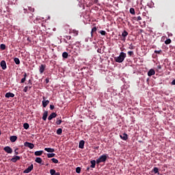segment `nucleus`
Returning a JSON list of instances; mask_svg holds the SVG:
<instances>
[{
  "label": "nucleus",
  "mask_w": 175,
  "mask_h": 175,
  "mask_svg": "<svg viewBox=\"0 0 175 175\" xmlns=\"http://www.w3.org/2000/svg\"><path fill=\"white\" fill-rule=\"evenodd\" d=\"M5 98H14V94L12 92H8L5 95Z\"/></svg>",
  "instance_id": "nucleus-16"
},
{
  "label": "nucleus",
  "mask_w": 175,
  "mask_h": 175,
  "mask_svg": "<svg viewBox=\"0 0 175 175\" xmlns=\"http://www.w3.org/2000/svg\"><path fill=\"white\" fill-rule=\"evenodd\" d=\"M159 69H161V66H159Z\"/></svg>",
  "instance_id": "nucleus-58"
},
{
  "label": "nucleus",
  "mask_w": 175,
  "mask_h": 175,
  "mask_svg": "<svg viewBox=\"0 0 175 175\" xmlns=\"http://www.w3.org/2000/svg\"><path fill=\"white\" fill-rule=\"evenodd\" d=\"M96 27H94L92 29V31H91V36L92 38V36H94V32H95L96 31Z\"/></svg>",
  "instance_id": "nucleus-28"
},
{
  "label": "nucleus",
  "mask_w": 175,
  "mask_h": 175,
  "mask_svg": "<svg viewBox=\"0 0 175 175\" xmlns=\"http://www.w3.org/2000/svg\"><path fill=\"white\" fill-rule=\"evenodd\" d=\"M42 154H43V150L36 151L34 152V155H36V157H40Z\"/></svg>",
  "instance_id": "nucleus-20"
},
{
  "label": "nucleus",
  "mask_w": 175,
  "mask_h": 175,
  "mask_svg": "<svg viewBox=\"0 0 175 175\" xmlns=\"http://www.w3.org/2000/svg\"><path fill=\"white\" fill-rule=\"evenodd\" d=\"M134 19L137 20V21H142V16H137V19H136V17H135Z\"/></svg>",
  "instance_id": "nucleus-40"
},
{
  "label": "nucleus",
  "mask_w": 175,
  "mask_h": 175,
  "mask_svg": "<svg viewBox=\"0 0 175 175\" xmlns=\"http://www.w3.org/2000/svg\"><path fill=\"white\" fill-rule=\"evenodd\" d=\"M81 172V168L80 167H77L76 168V173L80 174Z\"/></svg>",
  "instance_id": "nucleus-34"
},
{
  "label": "nucleus",
  "mask_w": 175,
  "mask_h": 175,
  "mask_svg": "<svg viewBox=\"0 0 175 175\" xmlns=\"http://www.w3.org/2000/svg\"><path fill=\"white\" fill-rule=\"evenodd\" d=\"M154 75H155V70L152 68L149 70V71L148 72V76H149V77H151V76H154Z\"/></svg>",
  "instance_id": "nucleus-12"
},
{
  "label": "nucleus",
  "mask_w": 175,
  "mask_h": 175,
  "mask_svg": "<svg viewBox=\"0 0 175 175\" xmlns=\"http://www.w3.org/2000/svg\"><path fill=\"white\" fill-rule=\"evenodd\" d=\"M24 146L25 147H28L29 148H30V150H32V148L35 147V145L33 144L29 143L28 142H25Z\"/></svg>",
  "instance_id": "nucleus-4"
},
{
  "label": "nucleus",
  "mask_w": 175,
  "mask_h": 175,
  "mask_svg": "<svg viewBox=\"0 0 175 175\" xmlns=\"http://www.w3.org/2000/svg\"><path fill=\"white\" fill-rule=\"evenodd\" d=\"M10 140L12 143H14V142H16V140H17V136L16 135H12L10 137Z\"/></svg>",
  "instance_id": "nucleus-18"
},
{
  "label": "nucleus",
  "mask_w": 175,
  "mask_h": 175,
  "mask_svg": "<svg viewBox=\"0 0 175 175\" xmlns=\"http://www.w3.org/2000/svg\"><path fill=\"white\" fill-rule=\"evenodd\" d=\"M66 39H68V40H70L72 39V36H66Z\"/></svg>",
  "instance_id": "nucleus-46"
},
{
  "label": "nucleus",
  "mask_w": 175,
  "mask_h": 175,
  "mask_svg": "<svg viewBox=\"0 0 175 175\" xmlns=\"http://www.w3.org/2000/svg\"><path fill=\"white\" fill-rule=\"evenodd\" d=\"M32 17H33V14H31V15H29V18H32Z\"/></svg>",
  "instance_id": "nucleus-52"
},
{
  "label": "nucleus",
  "mask_w": 175,
  "mask_h": 175,
  "mask_svg": "<svg viewBox=\"0 0 175 175\" xmlns=\"http://www.w3.org/2000/svg\"><path fill=\"white\" fill-rule=\"evenodd\" d=\"M46 155L49 158H53V157H55V153H48Z\"/></svg>",
  "instance_id": "nucleus-29"
},
{
  "label": "nucleus",
  "mask_w": 175,
  "mask_h": 175,
  "mask_svg": "<svg viewBox=\"0 0 175 175\" xmlns=\"http://www.w3.org/2000/svg\"><path fill=\"white\" fill-rule=\"evenodd\" d=\"M87 170H90V167H87Z\"/></svg>",
  "instance_id": "nucleus-56"
},
{
  "label": "nucleus",
  "mask_w": 175,
  "mask_h": 175,
  "mask_svg": "<svg viewBox=\"0 0 175 175\" xmlns=\"http://www.w3.org/2000/svg\"><path fill=\"white\" fill-rule=\"evenodd\" d=\"M33 170V164H31L30 166H29L26 170L23 171V173H31L32 170Z\"/></svg>",
  "instance_id": "nucleus-6"
},
{
  "label": "nucleus",
  "mask_w": 175,
  "mask_h": 175,
  "mask_svg": "<svg viewBox=\"0 0 175 175\" xmlns=\"http://www.w3.org/2000/svg\"><path fill=\"white\" fill-rule=\"evenodd\" d=\"M29 10L30 12H35V8H32V7H29Z\"/></svg>",
  "instance_id": "nucleus-42"
},
{
  "label": "nucleus",
  "mask_w": 175,
  "mask_h": 175,
  "mask_svg": "<svg viewBox=\"0 0 175 175\" xmlns=\"http://www.w3.org/2000/svg\"><path fill=\"white\" fill-rule=\"evenodd\" d=\"M98 0H95V1H94V3H98Z\"/></svg>",
  "instance_id": "nucleus-54"
},
{
  "label": "nucleus",
  "mask_w": 175,
  "mask_h": 175,
  "mask_svg": "<svg viewBox=\"0 0 175 175\" xmlns=\"http://www.w3.org/2000/svg\"><path fill=\"white\" fill-rule=\"evenodd\" d=\"M97 53H99V54H102V49H97Z\"/></svg>",
  "instance_id": "nucleus-45"
},
{
  "label": "nucleus",
  "mask_w": 175,
  "mask_h": 175,
  "mask_svg": "<svg viewBox=\"0 0 175 175\" xmlns=\"http://www.w3.org/2000/svg\"><path fill=\"white\" fill-rule=\"evenodd\" d=\"M107 154H103L98 159H96V164L99 165V163H102V162H106L107 160Z\"/></svg>",
  "instance_id": "nucleus-2"
},
{
  "label": "nucleus",
  "mask_w": 175,
  "mask_h": 175,
  "mask_svg": "<svg viewBox=\"0 0 175 175\" xmlns=\"http://www.w3.org/2000/svg\"><path fill=\"white\" fill-rule=\"evenodd\" d=\"M61 124H62V120H61V117L57 118L56 120V124L61 125Z\"/></svg>",
  "instance_id": "nucleus-22"
},
{
  "label": "nucleus",
  "mask_w": 175,
  "mask_h": 175,
  "mask_svg": "<svg viewBox=\"0 0 175 175\" xmlns=\"http://www.w3.org/2000/svg\"><path fill=\"white\" fill-rule=\"evenodd\" d=\"M127 35H129L128 31H126V30H124V31L122 33L121 40H123V42H125V40H126Z\"/></svg>",
  "instance_id": "nucleus-3"
},
{
  "label": "nucleus",
  "mask_w": 175,
  "mask_h": 175,
  "mask_svg": "<svg viewBox=\"0 0 175 175\" xmlns=\"http://www.w3.org/2000/svg\"><path fill=\"white\" fill-rule=\"evenodd\" d=\"M100 35H102L103 36H106V31L105 30H100Z\"/></svg>",
  "instance_id": "nucleus-33"
},
{
  "label": "nucleus",
  "mask_w": 175,
  "mask_h": 175,
  "mask_svg": "<svg viewBox=\"0 0 175 175\" xmlns=\"http://www.w3.org/2000/svg\"><path fill=\"white\" fill-rule=\"evenodd\" d=\"M0 49L1 50H6V45H5L4 44H1L0 45Z\"/></svg>",
  "instance_id": "nucleus-31"
},
{
  "label": "nucleus",
  "mask_w": 175,
  "mask_h": 175,
  "mask_svg": "<svg viewBox=\"0 0 175 175\" xmlns=\"http://www.w3.org/2000/svg\"><path fill=\"white\" fill-rule=\"evenodd\" d=\"M50 174L51 175H60L59 172H56L55 170H50Z\"/></svg>",
  "instance_id": "nucleus-21"
},
{
  "label": "nucleus",
  "mask_w": 175,
  "mask_h": 175,
  "mask_svg": "<svg viewBox=\"0 0 175 175\" xmlns=\"http://www.w3.org/2000/svg\"><path fill=\"white\" fill-rule=\"evenodd\" d=\"M57 135H62V129H58L56 131Z\"/></svg>",
  "instance_id": "nucleus-30"
},
{
  "label": "nucleus",
  "mask_w": 175,
  "mask_h": 175,
  "mask_svg": "<svg viewBox=\"0 0 175 175\" xmlns=\"http://www.w3.org/2000/svg\"><path fill=\"white\" fill-rule=\"evenodd\" d=\"M127 54L129 55V57H132L133 55H134L135 53H133V51H130L127 53Z\"/></svg>",
  "instance_id": "nucleus-36"
},
{
  "label": "nucleus",
  "mask_w": 175,
  "mask_h": 175,
  "mask_svg": "<svg viewBox=\"0 0 175 175\" xmlns=\"http://www.w3.org/2000/svg\"><path fill=\"white\" fill-rule=\"evenodd\" d=\"M28 88H29V90H31V88H32V85H29Z\"/></svg>",
  "instance_id": "nucleus-51"
},
{
  "label": "nucleus",
  "mask_w": 175,
  "mask_h": 175,
  "mask_svg": "<svg viewBox=\"0 0 175 175\" xmlns=\"http://www.w3.org/2000/svg\"><path fill=\"white\" fill-rule=\"evenodd\" d=\"M35 161H36L37 163L42 164V162H43V160H42V158H40V157H36Z\"/></svg>",
  "instance_id": "nucleus-23"
},
{
  "label": "nucleus",
  "mask_w": 175,
  "mask_h": 175,
  "mask_svg": "<svg viewBox=\"0 0 175 175\" xmlns=\"http://www.w3.org/2000/svg\"><path fill=\"white\" fill-rule=\"evenodd\" d=\"M23 77H24L21 80V83H25V80H27V73L26 72L24 73Z\"/></svg>",
  "instance_id": "nucleus-25"
},
{
  "label": "nucleus",
  "mask_w": 175,
  "mask_h": 175,
  "mask_svg": "<svg viewBox=\"0 0 175 175\" xmlns=\"http://www.w3.org/2000/svg\"><path fill=\"white\" fill-rule=\"evenodd\" d=\"M162 53V50L154 51V54H161Z\"/></svg>",
  "instance_id": "nucleus-41"
},
{
  "label": "nucleus",
  "mask_w": 175,
  "mask_h": 175,
  "mask_svg": "<svg viewBox=\"0 0 175 175\" xmlns=\"http://www.w3.org/2000/svg\"><path fill=\"white\" fill-rule=\"evenodd\" d=\"M44 150L46 151L47 152H54L55 151L54 148H45Z\"/></svg>",
  "instance_id": "nucleus-19"
},
{
  "label": "nucleus",
  "mask_w": 175,
  "mask_h": 175,
  "mask_svg": "<svg viewBox=\"0 0 175 175\" xmlns=\"http://www.w3.org/2000/svg\"><path fill=\"white\" fill-rule=\"evenodd\" d=\"M129 49L130 50H133L135 49V46H133V44L131 43L129 44Z\"/></svg>",
  "instance_id": "nucleus-38"
},
{
  "label": "nucleus",
  "mask_w": 175,
  "mask_h": 175,
  "mask_svg": "<svg viewBox=\"0 0 175 175\" xmlns=\"http://www.w3.org/2000/svg\"><path fill=\"white\" fill-rule=\"evenodd\" d=\"M120 137L122 139V140H127L128 139V134H126L125 133L120 135Z\"/></svg>",
  "instance_id": "nucleus-14"
},
{
  "label": "nucleus",
  "mask_w": 175,
  "mask_h": 175,
  "mask_svg": "<svg viewBox=\"0 0 175 175\" xmlns=\"http://www.w3.org/2000/svg\"><path fill=\"white\" fill-rule=\"evenodd\" d=\"M28 84L32 85V81H31V79L28 81Z\"/></svg>",
  "instance_id": "nucleus-48"
},
{
  "label": "nucleus",
  "mask_w": 175,
  "mask_h": 175,
  "mask_svg": "<svg viewBox=\"0 0 175 175\" xmlns=\"http://www.w3.org/2000/svg\"><path fill=\"white\" fill-rule=\"evenodd\" d=\"M85 144V142L84 140H81L79 144V148H84V144Z\"/></svg>",
  "instance_id": "nucleus-15"
},
{
  "label": "nucleus",
  "mask_w": 175,
  "mask_h": 175,
  "mask_svg": "<svg viewBox=\"0 0 175 175\" xmlns=\"http://www.w3.org/2000/svg\"><path fill=\"white\" fill-rule=\"evenodd\" d=\"M15 154H16V155H18V152H17L16 150H15Z\"/></svg>",
  "instance_id": "nucleus-53"
},
{
  "label": "nucleus",
  "mask_w": 175,
  "mask_h": 175,
  "mask_svg": "<svg viewBox=\"0 0 175 175\" xmlns=\"http://www.w3.org/2000/svg\"><path fill=\"white\" fill-rule=\"evenodd\" d=\"M51 161L53 163H58V159H55V158H53L51 159Z\"/></svg>",
  "instance_id": "nucleus-37"
},
{
  "label": "nucleus",
  "mask_w": 175,
  "mask_h": 175,
  "mask_svg": "<svg viewBox=\"0 0 175 175\" xmlns=\"http://www.w3.org/2000/svg\"><path fill=\"white\" fill-rule=\"evenodd\" d=\"M27 10L24 9V13H26Z\"/></svg>",
  "instance_id": "nucleus-55"
},
{
  "label": "nucleus",
  "mask_w": 175,
  "mask_h": 175,
  "mask_svg": "<svg viewBox=\"0 0 175 175\" xmlns=\"http://www.w3.org/2000/svg\"><path fill=\"white\" fill-rule=\"evenodd\" d=\"M125 58H126V53L121 52L118 57H114V59L116 62L121 64V62H124V59H125Z\"/></svg>",
  "instance_id": "nucleus-1"
},
{
  "label": "nucleus",
  "mask_w": 175,
  "mask_h": 175,
  "mask_svg": "<svg viewBox=\"0 0 175 175\" xmlns=\"http://www.w3.org/2000/svg\"><path fill=\"white\" fill-rule=\"evenodd\" d=\"M55 117H57V113L55 112H53L49 117H48V120L49 121H51V120H53V118H55Z\"/></svg>",
  "instance_id": "nucleus-11"
},
{
  "label": "nucleus",
  "mask_w": 175,
  "mask_h": 175,
  "mask_svg": "<svg viewBox=\"0 0 175 175\" xmlns=\"http://www.w3.org/2000/svg\"><path fill=\"white\" fill-rule=\"evenodd\" d=\"M54 107H54L53 105H50V109H51V110H54Z\"/></svg>",
  "instance_id": "nucleus-47"
},
{
  "label": "nucleus",
  "mask_w": 175,
  "mask_h": 175,
  "mask_svg": "<svg viewBox=\"0 0 175 175\" xmlns=\"http://www.w3.org/2000/svg\"><path fill=\"white\" fill-rule=\"evenodd\" d=\"M45 83H46V84H49V83H50V79H49V78H46L45 79Z\"/></svg>",
  "instance_id": "nucleus-44"
},
{
  "label": "nucleus",
  "mask_w": 175,
  "mask_h": 175,
  "mask_svg": "<svg viewBox=\"0 0 175 175\" xmlns=\"http://www.w3.org/2000/svg\"><path fill=\"white\" fill-rule=\"evenodd\" d=\"M20 159H21V157H20V156H15L12 159H11V161L14 163H16V162H17V161H20Z\"/></svg>",
  "instance_id": "nucleus-9"
},
{
  "label": "nucleus",
  "mask_w": 175,
  "mask_h": 175,
  "mask_svg": "<svg viewBox=\"0 0 175 175\" xmlns=\"http://www.w3.org/2000/svg\"><path fill=\"white\" fill-rule=\"evenodd\" d=\"M0 66L3 70H6L8 66H6V62L5 60H2L0 63Z\"/></svg>",
  "instance_id": "nucleus-5"
},
{
  "label": "nucleus",
  "mask_w": 175,
  "mask_h": 175,
  "mask_svg": "<svg viewBox=\"0 0 175 175\" xmlns=\"http://www.w3.org/2000/svg\"><path fill=\"white\" fill-rule=\"evenodd\" d=\"M152 172H154V174H157L158 173V174H159V169L157 167H154Z\"/></svg>",
  "instance_id": "nucleus-24"
},
{
  "label": "nucleus",
  "mask_w": 175,
  "mask_h": 175,
  "mask_svg": "<svg viewBox=\"0 0 175 175\" xmlns=\"http://www.w3.org/2000/svg\"><path fill=\"white\" fill-rule=\"evenodd\" d=\"M46 70V65L45 64H41L40 66L39 72L40 73H43L44 70Z\"/></svg>",
  "instance_id": "nucleus-10"
},
{
  "label": "nucleus",
  "mask_w": 175,
  "mask_h": 175,
  "mask_svg": "<svg viewBox=\"0 0 175 175\" xmlns=\"http://www.w3.org/2000/svg\"><path fill=\"white\" fill-rule=\"evenodd\" d=\"M1 135H2V132L0 131V136H1Z\"/></svg>",
  "instance_id": "nucleus-57"
},
{
  "label": "nucleus",
  "mask_w": 175,
  "mask_h": 175,
  "mask_svg": "<svg viewBox=\"0 0 175 175\" xmlns=\"http://www.w3.org/2000/svg\"><path fill=\"white\" fill-rule=\"evenodd\" d=\"M14 61L16 65H20V59L18 57L14 58Z\"/></svg>",
  "instance_id": "nucleus-26"
},
{
  "label": "nucleus",
  "mask_w": 175,
  "mask_h": 175,
  "mask_svg": "<svg viewBox=\"0 0 175 175\" xmlns=\"http://www.w3.org/2000/svg\"><path fill=\"white\" fill-rule=\"evenodd\" d=\"M3 150L7 152V154H12L13 152V149L10 148V146H5L3 148Z\"/></svg>",
  "instance_id": "nucleus-7"
},
{
  "label": "nucleus",
  "mask_w": 175,
  "mask_h": 175,
  "mask_svg": "<svg viewBox=\"0 0 175 175\" xmlns=\"http://www.w3.org/2000/svg\"><path fill=\"white\" fill-rule=\"evenodd\" d=\"M27 91H28V86H25V87L24 88V89H23V92H27Z\"/></svg>",
  "instance_id": "nucleus-43"
},
{
  "label": "nucleus",
  "mask_w": 175,
  "mask_h": 175,
  "mask_svg": "<svg viewBox=\"0 0 175 175\" xmlns=\"http://www.w3.org/2000/svg\"><path fill=\"white\" fill-rule=\"evenodd\" d=\"M23 128L25 129H28L29 128V124L28 123L23 124Z\"/></svg>",
  "instance_id": "nucleus-32"
},
{
  "label": "nucleus",
  "mask_w": 175,
  "mask_h": 175,
  "mask_svg": "<svg viewBox=\"0 0 175 175\" xmlns=\"http://www.w3.org/2000/svg\"><path fill=\"white\" fill-rule=\"evenodd\" d=\"M172 85H175V79H174L172 83H171Z\"/></svg>",
  "instance_id": "nucleus-49"
},
{
  "label": "nucleus",
  "mask_w": 175,
  "mask_h": 175,
  "mask_svg": "<svg viewBox=\"0 0 175 175\" xmlns=\"http://www.w3.org/2000/svg\"><path fill=\"white\" fill-rule=\"evenodd\" d=\"M130 13L131 14H135V8H130Z\"/></svg>",
  "instance_id": "nucleus-39"
},
{
  "label": "nucleus",
  "mask_w": 175,
  "mask_h": 175,
  "mask_svg": "<svg viewBox=\"0 0 175 175\" xmlns=\"http://www.w3.org/2000/svg\"><path fill=\"white\" fill-rule=\"evenodd\" d=\"M74 33H75V35H79V33L77 32V31L76 30H73Z\"/></svg>",
  "instance_id": "nucleus-50"
},
{
  "label": "nucleus",
  "mask_w": 175,
  "mask_h": 175,
  "mask_svg": "<svg viewBox=\"0 0 175 175\" xmlns=\"http://www.w3.org/2000/svg\"><path fill=\"white\" fill-rule=\"evenodd\" d=\"M170 43H172V40H170V39H167V40L165 41V44H170Z\"/></svg>",
  "instance_id": "nucleus-35"
},
{
  "label": "nucleus",
  "mask_w": 175,
  "mask_h": 175,
  "mask_svg": "<svg viewBox=\"0 0 175 175\" xmlns=\"http://www.w3.org/2000/svg\"><path fill=\"white\" fill-rule=\"evenodd\" d=\"M90 163H91L90 167H92V169L95 168V166H96V161L92 160L90 161Z\"/></svg>",
  "instance_id": "nucleus-17"
},
{
  "label": "nucleus",
  "mask_w": 175,
  "mask_h": 175,
  "mask_svg": "<svg viewBox=\"0 0 175 175\" xmlns=\"http://www.w3.org/2000/svg\"><path fill=\"white\" fill-rule=\"evenodd\" d=\"M49 103H50V101L49 100H46V97H43V100H42V106L43 107H46L47 105H49Z\"/></svg>",
  "instance_id": "nucleus-8"
},
{
  "label": "nucleus",
  "mask_w": 175,
  "mask_h": 175,
  "mask_svg": "<svg viewBox=\"0 0 175 175\" xmlns=\"http://www.w3.org/2000/svg\"><path fill=\"white\" fill-rule=\"evenodd\" d=\"M49 116V111H44L43 115H42V120L44 121H46L47 120V116Z\"/></svg>",
  "instance_id": "nucleus-13"
},
{
  "label": "nucleus",
  "mask_w": 175,
  "mask_h": 175,
  "mask_svg": "<svg viewBox=\"0 0 175 175\" xmlns=\"http://www.w3.org/2000/svg\"><path fill=\"white\" fill-rule=\"evenodd\" d=\"M68 52H64L62 53V57L64 58L65 59H66V58H68Z\"/></svg>",
  "instance_id": "nucleus-27"
}]
</instances>
